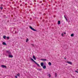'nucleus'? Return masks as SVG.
I'll return each instance as SVG.
<instances>
[{
    "label": "nucleus",
    "mask_w": 78,
    "mask_h": 78,
    "mask_svg": "<svg viewBox=\"0 0 78 78\" xmlns=\"http://www.w3.org/2000/svg\"><path fill=\"white\" fill-rule=\"evenodd\" d=\"M7 39H9V37H7Z\"/></svg>",
    "instance_id": "20"
},
{
    "label": "nucleus",
    "mask_w": 78,
    "mask_h": 78,
    "mask_svg": "<svg viewBox=\"0 0 78 78\" xmlns=\"http://www.w3.org/2000/svg\"><path fill=\"white\" fill-rule=\"evenodd\" d=\"M32 46H34V44H32Z\"/></svg>",
    "instance_id": "28"
},
{
    "label": "nucleus",
    "mask_w": 78,
    "mask_h": 78,
    "mask_svg": "<svg viewBox=\"0 0 78 78\" xmlns=\"http://www.w3.org/2000/svg\"><path fill=\"white\" fill-rule=\"evenodd\" d=\"M65 59H66V58H65Z\"/></svg>",
    "instance_id": "29"
},
{
    "label": "nucleus",
    "mask_w": 78,
    "mask_h": 78,
    "mask_svg": "<svg viewBox=\"0 0 78 78\" xmlns=\"http://www.w3.org/2000/svg\"><path fill=\"white\" fill-rule=\"evenodd\" d=\"M48 64L49 66H51V63L50 62H49Z\"/></svg>",
    "instance_id": "11"
},
{
    "label": "nucleus",
    "mask_w": 78,
    "mask_h": 78,
    "mask_svg": "<svg viewBox=\"0 0 78 78\" xmlns=\"http://www.w3.org/2000/svg\"><path fill=\"white\" fill-rule=\"evenodd\" d=\"M15 78H17V76H15Z\"/></svg>",
    "instance_id": "24"
},
{
    "label": "nucleus",
    "mask_w": 78,
    "mask_h": 78,
    "mask_svg": "<svg viewBox=\"0 0 78 78\" xmlns=\"http://www.w3.org/2000/svg\"><path fill=\"white\" fill-rule=\"evenodd\" d=\"M2 44L4 45H6V44L5 42H3L2 43Z\"/></svg>",
    "instance_id": "8"
},
{
    "label": "nucleus",
    "mask_w": 78,
    "mask_h": 78,
    "mask_svg": "<svg viewBox=\"0 0 78 78\" xmlns=\"http://www.w3.org/2000/svg\"><path fill=\"white\" fill-rule=\"evenodd\" d=\"M17 33V31H15V33Z\"/></svg>",
    "instance_id": "27"
},
{
    "label": "nucleus",
    "mask_w": 78,
    "mask_h": 78,
    "mask_svg": "<svg viewBox=\"0 0 78 78\" xmlns=\"http://www.w3.org/2000/svg\"><path fill=\"white\" fill-rule=\"evenodd\" d=\"M6 53H8V54L9 57V58H13V56L12 55H11V53L10 51H6Z\"/></svg>",
    "instance_id": "1"
},
{
    "label": "nucleus",
    "mask_w": 78,
    "mask_h": 78,
    "mask_svg": "<svg viewBox=\"0 0 78 78\" xmlns=\"http://www.w3.org/2000/svg\"><path fill=\"white\" fill-rule=\"evenodd\" d=\"M41 70V69H39V70Z\"/></svg>",
    "instance_id": "26"
},
{
    "label": "nucleus",
    "mask_w": 78,
    "mask_h": 78,
    "mask_svg": "<svg viewBox=\"0 0 78 78\" xmlns=\"http://www.w3.org/2000/svg\"><path fill=\"white\" fill-rule=\"evenodd\" d=\"M30 29H31V30H33V31H36V30L34 29V28H32V27L31 26H30Z\"/></svg>",
    "instance_id": "3"
},
{
    "label": "nucleus",
    "mask_w": 78,
    "mask_h": 78,
    "mask_svg": "<svg viewBox=\"0 0 78 78\" xmlns=\"http://www.w3.org/2000/svg\"><path fill=\"white\" fill-rule=\"evenodd\" d=\"M6 37L5 36H4L3 37V38H4V39H5Z\"/></svg>",
    "instance_id": "15"
},
{
    "label": "nucleus",
    "mask_w": 78,
    "mask_h": 78,
    "mask_svg": "<svg viewBox=\"0 0 78 78\" xmlns=\"http://www.w3.org/2000/svg\"><path fill=\"white\" fill-rule=\"evenodd\" d=\"M43 68L44 69H46V66H43Z\"/></svg>",
    "instance_id": "7"
},
{
    "label": "nucleus",
    "mask_w": 78,
    "mask_h": 78,
    "mask_svg": "<svg viewBox=\"0 0 78 78\" xmlns=\"http://www.w3.org/2000/svg\"><path fill=\"white\" fill-rule=\"evenodd\" d=\"M60 23H61V21H58V25H59V24H60Z\"/></svg>",
    "instance_id": "12"
},
{
    "label": "nucleus",
    "mask_w": 78,
    "mask_h": 78,
    "mask_svg": "<svg viewBox=\"0 0 78 78\" xmlns=\"http://www.w3.org/2000/svg\"><path fill=\"white\" fill-rule=\"evenodd\" d=\"M17 76H20V74L19 73H18L17 74Z\"/></svg>",
    "instance_id": "13"
},
{
    "label": "nucleus",
    "mask_w": 78,
    "mask_h": 78,
    "mask_svg": "<svg viewBox=\"0 0 78 78\" xmlns=\"http://www.w3.org/2000/svg\"><path fill=\"white\" fill-rule=\"evenodd\" d=\"M48 76L49 78H50V77H51V75H50V74H48Z\"/></svg>",
    "instance_id": "17"
},
{
    "label": "nucleus",
    "mask_w": 78,
    "mask_h": 78,
    "mask_svg": "<svg viewBox=\"0 0 78 78\" xmlns=\"http://www.w3.org/2000/svg\"><path fill=\"white\" fill-rule=\"evenodd\" d=\"M41 61H47V60L45 59H41Z\"/></svg>",
    "instance_id": "6"
},
{
    "label": "nucleus",
    "mask_w": 78,
    "mask_h": 78,
    "mask_svg": "<svg viewBox=\"0 0 78 78\" xmlns=\"http://www.w3.org/2000/svg\"><path fill=\"white\" fill-rule=\"evenodd\" d=\"M62 36H64V34L63 33H62Z\"/></svg>",
    "instance_id": "22"
},
{
    "label": "nucleus",
    "mask_w": 78,
    "mask_h": 78,
    "mask_svg": "<svg viewBox=\"0 0 78 78\" xmlns=\"http://www.w3.org/2000/svg\"><path fill=\"white\" fill-rule=\"evenodd\" d=\"M74 35L73 34H72L71 35V37H73V36Z\"/></svg>",
    "instance_id": "16"
},
{
    "label": "nucleus",
    "mask_w": 78,
    "mask_h": 78,
    "mask_svg": "<svg viewBox=\"0 0 78 78\" xmlns=\"http://www.w3.org/2000/svg\"><path fill=\"white\" fill-rule=\"evenodd\" d=\"M43 21H44V20H43Z\"/></svg>",
    "instance_id": "30"
},
{
    "label": "nucleus",
    "mask_w": 78,
    "mask_h": 78,
    "mask_svg": "<svg viewBox=\"0 0 78 78\" xmlns=\"http://www.w3.org/2000/svg\"><path fill=\"white\" fill-rule=\"evenodd\" d=\"M1 9H3V7H1L0 8Z\"/></svg>",
    "instance_id": "21"
},
{
    "label": "nucleus",
    "mask_w": 78,
    "mask_h": 78,
    "mask_svg": "<svg viewBox=\"0 0 78 78\" xmlns=\"http://www.w3.org/2000/svg\"><path fill=\"white\" fill-rule=\"evenodd\" d=\"M33 58L34 59V60H36V58H35V56L33 55Z\"/></svg>",
    "instance_id": "10"
},
{
    "label": "nucleus",
    "mask_w": 78,
    "mask_h": 78,
    "mask_svg": "<svg viewBox=\"0 0 78 78\" xmlns=\"http://www.w3.org/2000/svg\"><path fill=\"white\" fill-rule=\"evenodd\" d=\"M57 76V74L56 73H55V77H56Z\"/></svg>",
    "instance_id": "19"
},
{
    "label": "nucleus",
    "mask_w": 78,
    "mask_h": 78,
    "mask_svg": "<svg viewBox=\"0 0 78 78\" xmlns=\"http://www.w3.org/2000/svg\"><path fill=\"white\" fill-rule=\"evenodd\" d=\"M41 66H42V67L44 66V63H41Z\"/></svg>",
    "instance_id": "9"
},
{
    "label": "nucleus",
    "mask_w": 78,
    "mask_h": 78,
    "mask_svg": "<svg viewBox=\"0 0 78 78\" xmlns=\"http://www.w3.org/2000/svg\"><path fill=\"white\" fill-rule=\"evenodd\" d=\"M1 67H2V68H6V66L3 65H1Z\"/></svg>",
    "instance_id": "5"
},
{
    "label": "nucleus",
    "mask_w": 78,
    "mask_h": 78,
    "mask_svg": "<svg viewBox=\"0 0 78 78\" xmlns=\"http://www.w3.org/2000/svg\"><path fill=\"white\" fill-rule=\"evenodd\" d=\"M29 41V40H28V39H26V42H28V41Z\"/></svg>",
    "instance_id": "18"
},
{
    "label": "nucleus",
    "mask_w": 78,
    "mask_h": 78,
    "mask_svg": "<svg viewBox=\"0 0 78 78\" xmlns=\"http://www.w3.org/2000/svg\"><path fill=\"white\" fill-rule=\"evenodd\" d=\"M64 17L65 19H66V21H67V18H66V16H64Z\"/></svg>",
    "instance_id": "14"
},
{
    "label": "nucleus",
    "mask_w": 78,
    "mask_h": 78,
    "mask_svg": "<svg viewBox=\"0 0 78 78\" xmlns=\"http://www.w3.org/2000/svg\"><path fill=\"white\" fill-rule=\"evenodd\" d=\"M64 34H66V33L64 32Z\"/></svg>",
    "instance_id": "25"
},
{
    "label": "nucleus",
    "mask_w": 78,
    "mask_h": 78,
    "mask_svg": "<svg viewBox=\"0 0 78 78\" xmlns=\"http://www.w3.org/2000/svg\"><path fill=\"white\" fill-rule=\"evenodd\" d=\"M75 72H76V73H78V71H75Z\"/></svg>",
    "instance_id": "23"
},
{
    "label": "nucleus",
    "mask_w": 78,
    "mask_h": 78,
    "mask_svg": "<svg viewBox=\"0 0 78 78\" xmlns=\"http://www.w3.org/2000/svg\"><path fill=\"white\" fill-rule=\"evenodd\" d=\"M31 59L32 61H33V62H34L36 64H37L38 66H39V64H37V63L36 62H35V61L33 59V58H31Z\"/></svg>",
    "instance_id": "2"
},
{
    "label": "nucleus",
    "mask_w": 78,
    "mask_h": 78,
    "mask_svg": "<svg viewBox=\"0 0 78 78\" xmlns=\"http://www.w3.org/2000/svg\"><path fill=\"white\" fill-rule=\"evenodd\" d=\"M66 62V63H68V64H70V65H72V63L71 62L67 61V62Z\"/></svg>",
    "instance_id": "4"
}]
</instances>
